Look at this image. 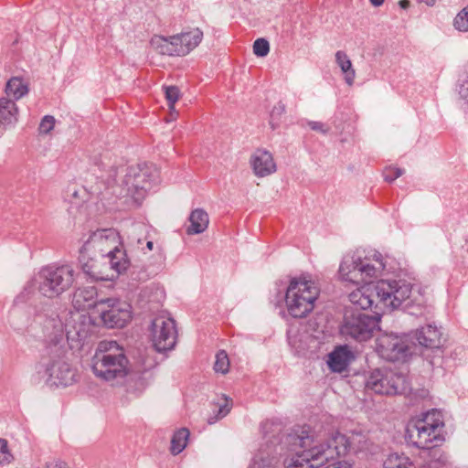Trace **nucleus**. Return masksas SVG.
<instances>
[{
  "instance_id": "bb28decb",
  "label": "nucleus",
  "mask_w": 468,
  "mask_h": 468,
  "mask_svg": "<svg viewBox=\"0 0 468 468\" xmlns=\"http://www.w3.org/2000/svg\"><path fill=\"white\" fill-rule=\"evenodd\" d=\"M335 63L340 68L346 83L348 86L354 84L356 79V70L353 68L352 62L346 53L342 50L336 51L335 54Z\"/></svg>"
},
{
  "instance_id": "dca6fc26",
  "label": "nucleus",
  "mask_w": 468,
  "mask_h": 468,
  "mask_svg": "<svg viewBox=\"0 0 468 468\" xmlns=\"http://www.w3.org/2000/svg\"><path fill=\"white\" fill-rule=\"evenodd\" d=\"M376 351L383 359L397 361L410 354L408 335L384 333L376 339Z\"/></svg>"
},
{
  "instance_id": "f8f14e48",
  "label": "nucleus",
  "mask_w": 468,
  "mask_h": 468,
  "mask_svg": "<svg viewBox=\"0 0 468 468\" xmlns=\"http://www.w3.org/2000/svg\"><path fill=\"white\" fill-rule=\"evenodd\" d=\"M80 252L117 257L118 253L126 254L121 237L114 229H97L80 249Z\"/></svg>"
},
{
  "instance_id": "f03ea898",
  "label": "nucleus",
  "mask_w": 468,
  "mask_h": 468,
  "mask_svg": "<svg viewBox=\"0 0 468 468\" xmlns=\"http://www.w3.org/2000/svg\"><path fill=\"white\" fill-rule=\"evenodd\" d=\"M291 454L284 460V468H318L332 461L336 450L328 449L323 434H316L310 426H303L286 437Z\"/></svg>"
},
{
  "instance_id": "ddd939ff",
  "label": "nucleus",
  "mask_w": 468,
  "mask_h": 468,
  "mask_svg": "<svg viewBox=\"0 0 468 468\" xmlns=\"http://www.w3.org/2000/svg\"><path fill=\"white\" fill-rule=\"evenodd\" d=\"M412 286L404 280H381L377 283V298L378 305H382L383 313L398 309L410 297Z\"/></svg>"
},
{
  "instance_id": "5701e85b",
  "label": "nucleus",
  "mask_w": 468,
  "mask_h": 468,
  "mask_svg": "<svg viewBox=\"0 0 468 468\" xmlns=\"http://www.w3.org/2000/svg\"><path fill=\"white\" fill-rule=\"evenodd\" d=\"M354 359V355L347 346H340L328 355L327 364L334 372L346 370Z\"/></svg>"
},
{
  "instance_id": "f704fd0d",
  "label": "nucleus",
  "mask_w": 468,
  "mask_h": 468,
  "mask_svg": "<svg viewBox=\"0 0 468 468\" xmlns=\"http://www.w3.org/2000/svg\"><path fill=\"white\" fill-rule=\"evenodd\" d=\"M229 360L228 354L224 350H220L216 355L214 369L216 372L226 374L229 371Z\"/></svg>"
},
{
  "instance_id": "c756f323",
  "label": "nucleus",
  "mask_w": 468,
  "mask_h": 468,
  "mask_svg": "<svg viewBox=\"0 0 468 468\" xmlns=\"http://www.w3.org/2000/svg\"><path fill=\"white\" fill-rule=\"evenodd\" d=\"M189 438V431L182 428L176 431L171 440V452L174 455L179 454L186 446Z\"/></svg>"
},
{
  "instance_id": "a211bd4d",
  "label": "nucleus",
  "mask_w": 468,
  "mask_h": 468,
  "mask_svg": "<svg viewBox=\"0 0 468 468\" xmlns=\"http://www.w3.org/2000/svg\"><path fill=\"white\" fill-rule=\"evenodd\" d=\"M89 318L79 313L73 314L65 324L66 337L70 348H80L90 335Z\"/></svg>"
},
{
  "instance_id": "20e7f679",
  "label": "nucleus",
  "mask_w": 468,
  "mask_h": 468,
  "mask_svg": "<svg viewBox=\"0 0 468 468\" xmlns=\"http://www.w3.org/2000/svg\"><path fill=\"white\" fill-rule=\"evenodd\" d=\"M91 370L97 378L112 385L122 383L130 372L124 348L114 340L99 342L91 358Z\"/></svg>"
},
{
  "instance_id": "f257e3e1",
  "label": "nucleus",
  "mask_w": 468,
  "mask_h": 468,
  "mask_svg": "<svg viewBox=\"0 0 468 468\" xmlns=\"http://www.w3.org/2000/svg\"><path fill=\"white\" fill-rule=\"evenodd\" d=\"M165 299V292L159 283H153L148 292V316H151V324L148 326V338L153 349L159 355V358H154V367L167 358V353L173 350L176 344L177 331L176 322L170 314L161 309Z\"/></svg>"
},
{
  "instance_id": "39448f33",
  "label": "nucleus",
  "mask_w": 468,
  "mask_h": 468,
  "mask_svg": "<svg viewBox=\"0 0 468 468\" xmlns=\"http://www.w3.org/2000/svg\"><path fill=\"white\" fill-rule=\"evenodd\" d=\"M319 294L318 286L307 276L292 278L285 294V303L289 314L294 318L306 316L314 310Z\"/></svg>"
},
{
  "instance_id": "f3484780",
  "label": "nucleus",
  "mask_w": 468,
  "mask_h": 468,
  "mask_svg": "<svg viewBox=\"0 0 468 468\" xmlns=\"http://www.w3.org/2000/svg\"><path fill=\"white\" fill-rule=\"evenodd\" d=\"M328 449L336 450L332 454V461L345 456L349 451L359 452L366 449L367 438L361 432L352 433L346 437L338 431H332L328 434H323Z\"/></svg>"
},
{
  "instance_id": "72a5a7b5",
  "label": "nucleus",
  "mask_w": 468,
  "mask_h": 468,
  "mask_svg": "<svg viewBox=\"0 0 468 468\" xmlns=\"http://www.w3.org/2000/svg\"><path fill=\"white\" fill-rule=\"evenodd\" d=\"M161 182L162 178L160 175V168L155 165H148V191L150 189L156 191V188Z\"/></svg>"
},
{
  "instance_id": "de8ad7c7",
  "label": "nucleus",
  "mask_w": 468,
  "mask_h": 468,
  "mask_svg": "<svg viewBox=\"0 0 468 468\" xmlns=\"http://www.w3.org/2000/svg\"><path fill=\"white\" fill-rule=\"evenodd\" d=\"M370 2L374 6H380L384 0H370Z\"/></svg>"
},
{
  "instance_id": "0eeeda50",
  "label": "nucleus",
  "mask_w": 468,
  "mask_h": 468,
  "mask_svg": "<svg viewBox=\"0 0 468 468\" xmlns=\"http://www.w3.org/2000/svg\"><path fill=\"white\" fill-rule=\"evenodd\" d=\"M443 426L441 412L432 410L425 413L422 419L408 425L407 436L416 447L431 449L439 446L444 441L441 434Z\"/></svg>"
},
{
  "instance_id": "c9c22d12",
  "label": "nucleus",
  "mask_w": 468,
  "mask_h": 468,
  "mask_svg": "<svg viewBox=\"0 0 468 468\" xmlns=\"http://www.w3.org/2000/svg\"><path fill=\"white\" fill-rule=\"evenodd\" d=\"M453 26L460 32H468V5L456 15Z\"/></svg>"
},
{
  "instance_id": "aec40b11",
  "label": "nucleus",
  "mask_w": 468,
  "mask_h": 468,
  "mask_svg": "<svg viewBox=\"0 0 468 468\" xmlns=\"http://www.w3.org/2000/svg\"><path fill=\"white\" fill-rule=\"evenodd\" d=\"M254 174L259 177L267 176L276 171V164L272 154L263 149H258L250 158Z\"/></svg>"
},
{
  "instance_id": "b1692460",
  "label": "nucleus",
  "mask_w": 468,
  "mask_h": 468,
  "mask_svg": "<svg viewBox=\"0 0 468 468\" xmlns=\"http://www.w3.org/2000/svg\"><path fill=\"white\" fill-rule=\"evenodd\" d=\"M148 250L154 251L151 257L148 259V276H155L165 267V253L162 244H154L152 241H148Z\"/></svg>"
},
{
  "instance_id": "412c9836",
  "label": "nucleus",
  "mask_w": 468,
  "mask_h": 468,
  "mask_svg": "<svg viewBox=\"0 0 468 468\" xmlns=\"http://www.w3.org/2000/svg\"><path fill=\"white\" fill-rule=\"evenodd\" d=\"M414 337L419 345L426 348L439 349L442 345V333L434 324H427L418 329Z\"/></svg>"
},
{
  "instance_id": "2f4dec72",
  "label": "nucleus",
  "mask_w": 468,
  "mask_h": 468,
  "mask_svg": "<svg viewBox=\"0 0 468 468\" xmlns=\"http://www.w3.org/2000/svg\"><path fill=\"white\" fill-rule=\"evenodd\" d=\"M165 98L168 101L170 110V120H176L178 112L175 109V103L179 99V90L176 86H169L165 88Z\"/></svg>"
},
{
  "instance_id": "4be33fe9",
  "label": "nucleus",
  "mask_w": 468,
  "mask_h": 468,
  "mask_svg": "<svg viewBox=\"0 0 468 468\" xmlns=\"http://www.w3.org/2000/svg\"><path fill=\"white\" fill-rule=\"evenodd\" d=\"M249 468H280L278 453L271 446H261L254 454Z\"/></svg>"
},
{
  "instance_id": "a19ab883",
  "label": "nucleus",
  "mask_w": 468,
  "mask_h": 468,
  "mask_svg": "<svg viewBox=\"0 0 468 468\" xmlns=\"http://www.w3.org/2000/svg\"><path fill=\"white\" fill-rule=\"evenodd\" d=\"M285 112V105L282 102H278L271 110V122L270 124L271 125L272 129H275L278 126V123L274 122V120L276 117H279L282 115Z\"/></svg>"
},
{
  "instance_id": "4468645a",
  "label": "nucleus",
  "mask_w": 468,
  "mask_h": 468,
  "mask_svg": "<svg viewBox=\"0 0 468 468\" xmlns=\"http://www.w3.org/2000/svg\"><path fill=\"white\" fill-rule=\"evenodd\" d=\"M366 388L378 394L396 395L407 393L410 388L403 374L376 369L366 381Z\"/></svg>"
},
{
  "instance_id": "a18cd8bd",
  "label": "nucleus",
  "mask_w": 468,
  "mask_h": 468,
  "mask_svg": "<svg viewBox=\"0 0 468 468\" xmlns=\"http://www.w3.org/2000/svg\"><path fill=\"white\" fill-rule=\"evenodd\" d=\"M47 468H69L68 464L60 460L52 461L47 463Z\"/></svg>"
},
{
  "instance_id": "393cba45",
  "label": "nucleus",
  "mask_w": 468,
  "mask_h": 468,
  "mask_svg": "<svg viewBox=\"0 0 468 468\" xmlns=\"http://www.w3.org/2000/svg\"><path fill=\"white\" fill-rule=\"evenodd\" d=\"M190 225L186 229L188 235L203 233L208 227V214L202 208L194 209L188 218Z\"/></svg>"
},
{
  "instance_id": "c85d7f7f",
  "label": "nucleus",
  "mask_w": 468,
  "mask_h": 468,
  "mask_svg": "<svg viewBox=\"0 0 468 468\" xmlns=\"http://www.w3.org/2000/svg\"><path fill=\"white\" fill-rule=\"evenodd\" d=\"M5 91L7 96H12L16 101L27 94L28 88L21 78L13 77L7 81Z\"/></svg>"
},
{
  "instance_id": "79ce46f5",
  "label": "nucleus",
  "mask_w": 468,
  "mask_h": 468,
  "mask_svg": "<svg viewBox=\"0 0 468 468\" xmlns=\"http://www.w3.org/2000/svg\"><path fill=\"white\" fill-rule=\"evenodd\" d=\"M81 194H85V191L83 189H77L76 187H71L68 189L67 198L72 204L79 206L80 204L79 199H80V197Z\"/></svg>"
},
{
  "instance_id": "6e6552de",
  "label": "nucleus",
  "mask_w": 468,
  "mask_h": 468,
  "mask_svg": "<svg viewBox=\"0 0 468 468\" xmlns=\"http://www.w3.org/2000/svg\"><path fill=\"white\" fill-rule=\"evenodd\" d=\"M75 275V270L70 265L48 266L37 273L34 285L41 295L52 299L72 286Z\"/></svg>"
},
{
  "instance_id": "37998d69",
  "label": "nucleus",
  "mask_w": 468,
  "mask_h": 468,
  "mask_svg": "<svg viewBox=\"0 0 468 468\" xmlns=\"http://www.w3.org/2000/svg\"><path fill=\"white\" fill-rule=\"evenodd\" d=\"M461 98L468 104V74L460 88Z\"/></svg>"
},
{
  "instance_id": "2eb2a0df",
  "label": "nucleus",
  "mask_w": 468,
  "mask_h": 468,
  "mask_svg": "<svg viewBox=\"0 0 468 468\" xmlns=\"http://www.w3.org/2000/svg\"><path fill=\"white\" fill-rule=\"evenodd\" d=\"M102 324L109 328L123 327L131 320V306L116 298H101L95 303Z\"/></svg>"
},
{
  "instance_id": "473e14b6",
  "label": "nucleus",
  "mask_w": 468,
  "mask_h": 468,
  "mask_svg": "<svg viewBox=\"0 0 468 468\" xmlns=\"http://www.w3.org/2000/svg\"><path fill=\"white\" fill-rule=\"evenodd\" d=\"M145 176H146V175L144 173H143L141 175L134 176V178L133 179V182L131 181V178L128 179V184H131V186L135 189L134 195H137V197L135 196L134 198L136 200L142 201L144 198L145 190H144V183Z\"/></svg>"
},
{
  "instance_id": "8fccbe9b",
  "label": "nucleus",
  "mask_w": 468,
  "mask_h": 468,
  "mask_svg": "<svg viewBox=\"0 0 468 468\" xmlns=\"http://www.w3.org/2000/svg\"><path fill=\"white\" fill-rule=\"evenodd\" d=\"M267 424H268V422H267V421H266V422H264V423L262 424V427L264 428Z\"/></svg>"
},
{
  "instance_id": "4c0bfd02",
  "label": "nucleus",
  "mask_w": 468,
  "mask_h": 468,
  "mask_svg": "<svg viewBox=\"0 0 468 468\" xmlns=\"http://www.w3.org/2000/svg\"><path fill=\"white\" fill-rule=\"evenodd\" d=\"M13 456L9 452L7 441L5 439H0V465L10 463Z\"/></svg>"
},
{
  "instance_id": "cd10ccee",
  "label": "nucleus",
  "mask_w": 468,
  "mask_h": 468,
  "mask_svg": "<svg viewBox=\"0 0 468 468\" xmlns=\"http://www.w3.org/2000/svg\"><path fill=\"white\" fill-rule=\"evenodd\" d=\"M232 407V402L227 397L222 396L216 404L213 405L212 411L213 415L207 418V423L212 425L216 423L218 420L226 417Z\"/></svg>"
},
{
  "instance_id": "ea45409f",
  "label": "nucleus",
  "mask_w": 468,
  "mask_h": 468,
  "mask_svg": "<svg viewBox=\"0 0 468 468\" xmlns=\"http://www.w3.org/2000/svg\"><path fill=\"white\" fill-rule=\"evenodd\" d=\"M402 174L403 170L397 167H387L383 172L384 179L389 183L399 178Z\"/></svg>"
},
{
  "instance_id": "09e8293b",
  "label": "nucleus",
  "mask_w": 468,
  "mask_h": 468,
  "mask_svg": "<svg viewBox=\"0 0 468 468\" xmlns=\"http://www.w3.org/2000/svg\"><path fill=\"white\" fill-rule=\"evenodd\" d=\"M410 3L408 0H401L399 2V5L402 7V8H407L409 6Z\"/></svg>"
},
{
  "instance_id": "e433bc0d",
  "label": "nucleus",
  "mask_w": 468,
  "mask_h": 468,
  "mask_svg": "<svg viewBox=\"0 0 468 468\" xmlns=\"http://www.w3.org/2000/svg\"><path fill=\"white\" fill-rule=\"evenodd\" d=\"M270 51L269 42L264 38H258L253 44V52L258 57H265Z\"/></svg>"
},
{
  "instance_id": "7c9ffc66",
  "label": "nucleus",
  "mask_w": 468,
  "mask_h": 468,
  "mask_svg": "<svg viewBox=\"0 0 468 468\" xmlns=\"http://www.w3.org/2000/svg\"><path fill=\"white\" fill-rule=\"evenodd\" d=\"M412 466V463L410 459L399 453H391L387 459L384 461L383 468H410ZM420 468H429L428 466H420Z\"/></svg>"
},
{
  "instance_id": "58836bf2",
  "label": "nucleus",
  "mask_w": 468,
  "mask_h": 468,
  "mask_svg": "<svg viewBox=\"0 0 468 468\" xmlns=\"http://www.w3.org/2000/svg\"><path fill=\"white\" fill-rule=\"evenodd\" d=\"M55 118L51 115H46L40 122L38 131L42 134H48L50 131L53 130L55 125Z\"/></svg>"
},
{
  "instance_id": "9b49d317",
  "label": "nucleus",
  "mask_w": 468,
  "mask_h": 468,
  "mask_svg": "<svg viewBox=\"0 0 468 468\" xmlns=\"http://www.w3.org/2000/svg\"><path fill=\"white\" fill-rule=\"evenodd\" d=\"M381 314L374 311L370 315L361 311H354L345 315L340 332L346 337L363 342L370 339L375 330L379 328Z\"/></svg>"
},
{
  "instance_id": "49530a36",
  "label": "nucleus",
  "mask_w": 468,
  "mask_h": 468,
  "mask_svg": "<svg viewBox=\"0 0 468 468\" xmlns=\"http://www.w3.org/2000/svg\"><path fill=\"white\" fill-rule=\"evenodd\" d=\"M419 2L425 3L429 6H432L435 4V0H419Z\"/></svg>"
},
{
  "instance_id": "7ed1b4c3",
  "label": "nucleus",
  "mask_w": 468,
  "mask_h": 468,
  "mask_svg": "<svg viewBox=\"0 0 468 468\" xmlns=\"http://www.w3.org/2000/svg\"><path fill=\"white\" fill-rule=\"evenodd\" d=\"M390 259L375 250H356L346 255L339 266L341 281L354 285L370 284L373 280L393 272Z\"/></svg>"
},
{
  "instance_id": "9d476101",
  "label": "nucleus",
  "mask_w": 468,
  "mask_h": 468,
  "mask_svg": "<svg viewBox=\"0 0 468 468\" xmlns=\"http://www.w3.org/2000/svg\"><path fill=\"white\" fill-rule=\"evenodd\" d=\"M202 38L203 32L196 27L169 37L154 36L150 46L161 55L186 56L199 45Z\"/></svg>"
},
{
  "instance_id": "c03bdc74",
  "label": "nucleus",
  "mask_w": 468,
  "mask_h": 468,
  "mask_svg": "<svg viewBox=\"0 0 468 468\" xmlns=\"http://www.w3.org/2000/svg\"><path fill=\"white\" fill-rule=\"evenodd\" d=\"M308 125L312 130L322 133H326L328 132V128H325L324 124L320 122H309Z\"/></svg>"
},
{
  "instance_id": "6ab92c4d",
  "label": "nucleus",
  "mask_w": 468,
  "mask_h": 468,
  "mask_svg": "<svg viewBox=\"0 0 468 468\" xmlns=\"http://www.w3.org/2000/svg\"><path fill=\"white\" fill-rule=\"evenodd\" d=\"M348 298L351 303L359 309H374L380 314L383 312L381 304L378 305V308L376 307L378 303L377 284H361L360 287L349 293Z\"/></svg>"
},
{
  "instance_id": "a878e982",
  "label": "nucleus",
  "mask_w": 468,
  "mask_h": 468,
  "mask_svg": "<svg viewBox=\"0 0 468 468\" xmlns=\"http://www.w3.org/2000/svg\"><path fill=\"white\" fill-rule=\"evenodd\" d=\"M18 108L15 101L7 98H0V124L10 125L17 121Z\"/></svg>"
},
{
  "instance_id": "1a4fd4ad",
  "label": "nucleus",
  "mask_w": 468,
  "mask_h": 468,
  "mask_svg": "<svg viewBox=\"0 0 468 468\" xmlns=\"http://www.w3.org/2000/svg\"><path fill=\"white\" fill-rule=\"evenodd\" d=\"M36 380L66 387L76 381V373L61 354H50L36 366Z\"/></svg>"
},
{
  "instance_id": "423d86ee",
  "label": "nucleus",
  "mask_w": 468,
  "mask_h": 468,
  "mask_svg": "<svg viewBox=\"0 0 468 468\" xmlns=\"http://www.w3.org/2000/svg\"><path fill=\"white\" fill-rule=\"evenodd\" d=\"M79 262L83 272L95 281H113L129 266L127 255L122 253L112 258L95 253L80 252Z\"/></svg>"
}]
</instances>
